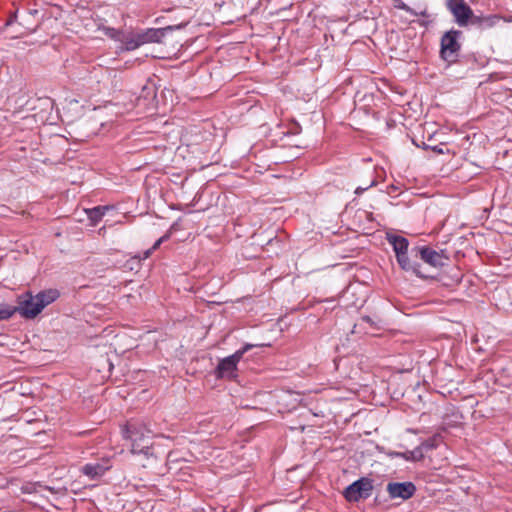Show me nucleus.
Masks as SVG:
<instances>
[{
  "label": "nucleus",
  "instance_id": "f257e3e1",
  "mask_svg": "<svg viewBox=\"0 0 512 512\" xmlns=\"http://www.w3.org/2000/svg\"><path fill=\"white\" fill-rule=\"evenodd\" d=\"M411 255L421 273L408 272L421 279L436 278L435 271L445 267L450 261V255L446 249L436 250L429 245H415L411 247Z\"/></svg>",
  "mask_w": 512,
  "mask_h": 512
},
{
  "label": "nucleus",
  "instance_id": "f03ea898",
  "mask_svg": "<svg viewBox=\"0 0 512 512\" xmlns=\"http://www.w3.org/2000/svg\"><path fill=\"white\" fill-rule=\"evenodd\" d=\"M125 438L131 441L133 454L152 455V431L142 422H128L123 430Z\"/></svg>",
  "mask_w": 512,
  "mask_h": 512
},
{
  "label": "nucleus",
  "instance_id": "7ed1b4c3",
  "mask_svg": "<svg viewBox=\"0 0 512 512\" xmlns=\"http://www.w3.org/2000/svg\"><path fill=\"white\" fill-rule=\"evenodd\" d=\"M386 239L395 252L396 261L399 267L404 272L408 273L416 271L421 273L418 268H416L417 265L412 262L414 257L411 255V248H409V241L407 238L401 235L387 233Z\"/></svg>",
  "mask_w": 512,
  "mask_h": 512
},
{
  "label": "nucleus",
  "instance_id": "20e7f679",
  "mask_svg": "<svg viewBox=\"0 0 512 512\" xmlns=\"http://www.w3.org/2000/svg\"><path fill=\"white\" fill-rule=\"evenodd\" d=\"M462 35L463 32L456 29H451L442 35L440 40V57L445 62L452 64L457 61L461 50L459 39Z\"/></svg>",
  "mask_w": 512,
  "mask_h": 512
},
{
  "label": "nucleus",
  "instance_id": "39448f33",
  "mask_svg": "<svg viewBox=\"0 0 512 512\" xmlns=\"http://www.w3.org/2000/svg\"><path fill=\"white\" fill-rule=\"evenodd\" d=\"M253 347L254 345L252 344H245L232 355L221 359L214 371L216 378L234 379L237 376L236 371L238 362L242 359L243 355Z\"/></svg>",
  "mask_w": 512,
  "mask_h": 512
},
{
  "label": "nucleus",
  "instance_id": "423d86ee",
  "mask_svg": "<svg viewBox=\"0 0 512 512\" xmlns=\"http://www.w3.org/2000/svg\"><path fill=\"white\" fill-rule=\"evenodd\" d=\"M373 480L368 477H361L347 486L343 496L348 502H358L360 499H367L373 491Z\"/></svg>",
  "mask_w": 512,
  "mask_h": 512
},
{
  "label": "nucleus",
  "instance_id": "0eeeda50",
  "mask_svg": "<svg viewBox=\"0 0 512 512\" xmlns=\"http://www.w3.org/2000/svg\"><path fill=\"white\" fill-rule=\"evenodd\" d=\"M37 300L30 291L17 297V305H14L16 313L26 320L35 319L41 311L36 310Z\"/></svg>",
  "mask_w": 512,
  "mask_h": 512
},
{
  "label": "nucleus",
  "instance_id": "6e6552de",
  "mask_svg": "<svg viewBox=\"0 0 512 512\" xmlns=\"http://www.w3.org/2000/svg\"><path fill=\"white\" fill-rule=\"evenodd\" d=\"M184 25H169L163 28H148L145 30H141L137 32L138 40L141 42V45L147 43H160L163 38L170 32L181 29Z\"/></svg>",
  "mask_w": 512,
  "mask_h": 512
},
{
  "label": "nucleus",
  "instance_id": "1a4fd4ad",
  "mask_svg": "<svg viewBox=\"0 0 512 512\" xmlns=\"http://www.w3.org/2000/svg\"><path fill=\"white\" fill-rule=\"evenodd\" d=\"M448 10L451 12L455 22L460 27L470 26L473 21V17L476 15L464 0H458V3L451 6Z\"/></svg>",
  "mask_w": 512,
  "mask_h": 512
},
{
  "label": "nucleus",
  "instance_id": "9d476101",
  "mask_svg": "<svg viewBox=\"0 0 512 512\" xmlns=\"http://www.w3.org/2000/svg\"><path fill=\"white\" fill-rule=\"evenodd\" d=\"M501 21H508L500 14H484L480 12L473 17V21L470 26L474 27L480 32H486L494 29L500 24Z\"/></svg>",
  "mask_w": 512,
  "mask_h": 512
},
{
  "label": "nucleus",
  "instance_id": "9b49d317",
  "mask_svg": "<svg viewBox=\"0 0 512 512\" xmlns=\"http://www.w3.org/2000/svg\"><path fill=\"white\" fill-rule=\"evenodd\" d=\"M386 490L391 499L399 498L402 500H408L415 494L416 486L410 481L389 482L387 484Z\"/></svg>",
  "mask_w": 512,
  "mask_h": 512
},
{
  "label": "nucleus",
  "instance_id": "f8f14e48",
  "mask_svg": "<svg viewBox=\"0 0 512 512\" xmlns=\"http://www.w3.org/2000/svg\"><path fill=\"white\" fill-rule=\"evenodd\" d=\"M109 459H102L94 463H87L80 469L81 473L91 480L100 479L108 470L111 469Z\"/></svg>",
  "mask_w": 512,
  "mask_h": 512
},
{
  "label": "nucleus",
  "instance_id": "ddd939ff",
  "mask_svg": "<svg viewBox=\"0 0 512 512\" xmlns=\"http://www.w3.org/2000/svg\"><path fill=\"white\" fill-rule=\"evenodd\" d=\"M59 297L60 292L57 289H47L38 292L35 295L37 300L36 310L42 312L46 306L56 301Z\"/></svg>",
  "mask_w": 512,
  "mask_h": 512
},
{
  "label": "nucleus",
  "instance_id": "4468645a",
  "mask_svg": "<svg viewBox=\"0 0 512 512\" xmlns=\"http://www.w3.org/2000/svg\"><path fill=\"white\" fill-rule=\"evenodd\" d=\"M462 279V273L459 268L453 266L450 268L449 273H439L436 274V278H432L431 280H437L441 282L446 287L456 286L460 283Z\"/></svg>",
  "mask_w": 512,
  "mask_h": 512
},
{
  "label": "nucleus",
  "instance_id": "2eb2a0df",
  "mask_svg": "<svg viewBox=\"0 0 512 512\" xmlns=\"http://www.w3.org/2000/svg\"><path fill=\"white\" fill-rule=\"evenodd\" d=\"M388 456L391 458L400 457L406 461L417 462L424 458V453L422 451V447L418 446L415 449L408 450L406 452L389 451Z\"/></svg>",
  "mask_w": 512,
  "mask_h": 512
},
{
  "label": "nucleus",
  "instance_id": "dca6fc26",
  "mask_svg": "<svg viewBox=\"0 0 512 512\" xmlns=\"http://www.w3.org/2000/svg\"><path fill=\"white\" fill-rule=\"evenodd\" d=\"M124 44V49L127 51H132L141 46V42L138 40L137 32H125L124 39L122 40Z\"/></svg>",
  "mask_w": 512,
  "mask_h": 512
},
{
  "label": "nucleus",
  "instance_id": "f3484780",
  "mask_svg": "<svg viewBox=\"0 0 512 512\" xmlns=\"http://www.w3.org/2000/svg\"><path fill=\"white\" fill-rule=\"evenodd\" d=\"M16 314L14 305L1 301L0 302V321H7Z\"/></svg>",
  "mask_w": 512,
  "mask_h": 512
},
{
  "label": "nucleus",
  "instance_id": "a211bd4d",
  "mask_svg": "<svg viewBox=\"0 0 512 512\" xmlns=\"http://www.w3.org/2000/svg\"><path fill=\"white\" fill-rule=\"evenodd\" d=\"M103 31L107 37L122 43V40L124 39L125 31L118 30V29H115L112 27H104Z\"/></svg>",
  "mask_w": 512,
  "mask_h": 512
},
{
  "label": "nucleus",
  "instance_id": "6ab92c4d",
  "mask_svg": "<svg viewBox=\"0 0 512 512\" xmlns=\"http://www.w3.org/2000/svg\"><path fill=\"white\" fill-rule=\"evenodd\" d=\"M108 208L107 207H103V206H97V207H94L93 209H91L89 211V219L93 222H98L100 221L104 214H105V211L107 210Z\"/></svg>",
  "mask_w": 512,
  "mask_h": 512
},
{
  "label": "nucleus",
  "instance_id": "aec40b11",
  "mask_svg": "<svg viewBox=\"0 0 512 512\" xmlns=\"http://www.w3.org/2000/svg\"><path fill=\"white\" fill-rule=\"evenodd\" d=\"M169 238V235L168 234H165L164 236L160 237L154 244L151 248L147 249L144 254H143V257L141 259H147L151 253L156 250L157 248L160 247V245Z\"/></svg>",
  "mask_w": 512,
  "mask_h": 512
},
{
  "label": "nucleus",
  "instance_id": "412c9836",
  "mask_svg": "<svg viewBox=\"0 0 512 512\" xmlns=\"http://www.w3.org/2000/svg\"><path fill=\"white\" fill-rule=\"evenodd\" d=\"M418 147H420V145L416 144ZM443 144H440V145H435V146H430L428 144H426L425 142L422 143L421 145V148H423L424 150H432L434 153L436 154H443L444 153V150L442 148Z\"/></svg>",
  "mask_w": 512,
  "mask_h": 512
},
{
  "label": "nucleus",
  "instance_id": "4be33fe9",
  "mask_svg": "<svg viewBox=\"0 0 512 512\" xmlns=\"http://www.w3.org/2000/svg\"><path fill=\"white\" fill-rule=\"evenodd\" d=\"M376 184V181L373 179L366 187H357L355 189V194L356 195H361L364 191H366L367 189H369L370 187L374 186Z\"/></svg>",
  "mask_w": 512,
  "mask_h": 512
},
{
  "label": "nucleus",
  "instance_id": "5701e85b",
  "mask_svg": "<svg viewBox=\"0 0 512 512\" xmlns=\"http://www.w3.org/2000/svg\"><path fill=\"white\" fill-rule=\"evenodd\" d=\"M396 8L404 10L406 12H411L412 11L411 8L407 4L402 2V1L399 4L396 5Z\"/></svg>",
  "mask_w": 512,
  "mask_h": 512
},
{
  "label": "nucleus",
  "instance_id": "b1692460",
  "mask_svg": "<svg viewBox=\"0 0 512 512\" xmlns=\"http://www.w3.org/2000/svg\"><path fill=\"white\" fill-rule=\"evenodd\" d=\"M361 320H362L363 322H366V323L370 324L371 326H374V325H375V322L373 321V319H372L370 316H363V317L361 318Z\"/></svg>",
  "mask_w": 512,
  "mask_h": 512
},
{
  "label": "nucleus",
  "instance_id": "393cba45",
  "mask_svg": "<svg viewBox=\"0 0 512 512\" xmlns=\"http://www.w3.org/2000/svg\"><path fill=\"white\" fill-rule=\"evenodd\" d=\"M421 447L426 449H432L434 447V444L431 440L425 441L422 443Z\"/></svg>",
  "mask_w": 512,
  "mask_h": 512
},
{
  "label": "nucleus",
  "instance_id": "a878e982",
  "mask_svg": "<svg viewBox=\"0 0 512 512\" xmlns=\"http://www.w3.org/2000/svg\"><path fill=\"white\" fill-rule=\"evenodd\" d=\"M458 3V0H445L446 8L449 9L451 6Z\"/></svg>",
  "mask_w": 512,
  "mask_h": 512
},
{
  "label": "nucleus",
  "instance_id": "bb28decb",
  "mask_svg": "<svg viewBox=\"0 0 512 512\" xmlns=\"http://www.w3.org/2000/svg\"><path fill=\"white\" fill-rule=\"evenodd\" d=\"M12 22H13V18L11 17V18L7 21L6 25H11V24H12Z\"/></svg>",
  "mask_w": 512,
  "mask_h": 512
}]
</instances>
